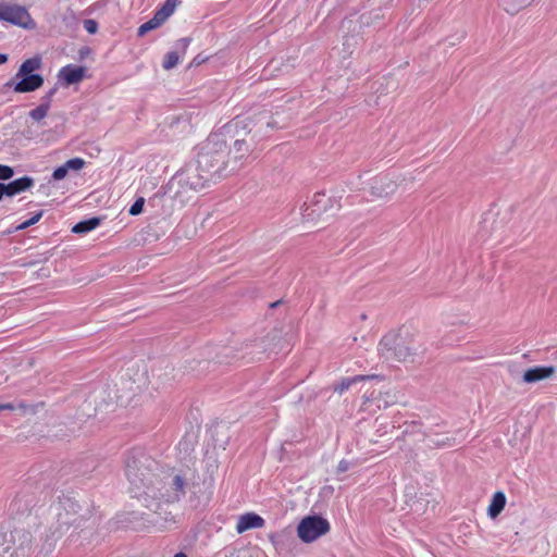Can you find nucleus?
I'll return each mask as SVG.
<instances>
[{"label": "nucleus", "mask_w": 557, "mask_h": 557, "mask_svg": "<svg viewBox=\"0 0 557 557\" xmlns=\"http://www.w3.org/2000/svg\"><path fill=\"white\" fill-rule=\"evenodd\" d=\"M125 473L131 492L151 512L162 504L178 502L186 493V479L165 470L141 449H133L125 461Z\"/></svg>", "instance_id": "f257e3e1"}, {"label": "nucleus", "mask_w": 557, "mask_h": 557, "mask_svg": "<svg viewBox=\"0 0 557 557\" xmlns=\"http://www.w3.org/2000/svg\"><path fill=\"white\" fill-rule=\"evenodd\" d=\"M197 163L207 176L216 181L228 175L230 163L227 160V145L219 134H211L201 152L198 154Z\"/></svg>", "instance_id": "f03ea898"}, {"label": "nucleus", "mask_w": 557, "mask_h": 557, "mask_svg": "<svg viewBox=\"0 0 557 557\" xmlns=\"http://www.w3.org/2000/svg\"><path fill=\"white\" fill-rule=\"evenodd\" d=\"M61 505H53L50 508L51 516L57 517V524H41L35 530V543L37 557H49L57 547V542L64 531H67L75 520L69 519L66 513L64 517L60 512Z\"/></svg>", "instance_id": "7ed1b4c3"}, {"label": "nucleus", "mask_w": 557, "mask_h": 557, "mask_svg": "<svg viewBox=\"0 0 557 557\" xmlns=\"http://www.w3.org/2000/svg\"><path fill=\"white\" fill-rule=\"evenodd\" d=\"M149 379L145 371H138L134 377L122 379L119 384L114 385L115 398L110 397V401H115L121 406H128L137 397H151L152 394L145 395L148 388Z\"/></svg>", "instance_id": "20e7f679"}, {"label": "nucleus", "mask_w": 557, "mask_h": 557, "mask_svg": "<svg viewBox=\"0 0 557 557\" xmlns=\"http://www.w3.org/2000/svg\"><path fill=\"white\" fill-rule=\"evenodd\" d=\"M414 182V177L404 176L401 174H384L372 177L368 183L370 193L376 198H387L392 196L399 187H408Z\"/></svg>", "instance_id": "39448f33"}, {"label": "nucleus", "mask_w": 557, "mask_h": 557, "mask_svg": "<svg viewBox=\"0 0 557 557\" xmlns=\"http://www.w3.org/2000/svg\"><path fill=\"white\" fill-rule=\"evenodd\" d=\"M428 350L425 341L418 334L405 331L400 333L398 361L414 362L421 359Z\"/></svg>", "instance_id": "423d86ee"}, {"label": "nucleus", "mask_w": 557, "mask_h": 557, "mask_svg": "<svg viewBox=\"0 0 557 557\" xmlns=\"http://www.w3.org/2000/svg\"><path fill=\"white\" fill-rule=\"evenodd\" d=\"M210 182H214V180L211 176H207L198 163L188 164L172 180V184H177L184 189L195 191L202 189Z\"/></svg>", "instance_id": "0eeeda50"}, {"label": "nucleus", "mask_w": 557, "mask_h": 557, "mask_svg": "<svg viewBox=\"0 0 557 557\" xmlns=\"http://www.w3.org/2000/svg\"><path fill=\"white\" fill-rule=\"evenodd\" d=\"M330 522L318 515L304 517L297 525V535L304 543H312L330 531Z\"/></svg>", "instance_id": "6e6552de"}, {"label": "nucleus", "mask_w": 557, "mask_h": 557, "mask_svg": "<svg viewBox=\"0 0 557 557\" xmlns=\"http://www.w3.org/2000/svg\"><path fill=\"white\" fill-rule=\"evenodd\" d=\"M0 21L27 30L36 28V22L30 16L28 10L20 4L0 3Z\"/></svg>", "instance_id": "1a4fd4ad"}, {"label": "nucleus", "mask_w": 557, "mask_h": 557, "mask_svg": "<svg viewBox=\"0 0 557 557\" xmlns=\"http://www.w3.org/2000/svg\"><path fill=\"white\" fill-rule=\"evenodd\" d=\"M11 557H37L35 533L33 534L24 529H14L13 531H11Z\"/></svg>", "instance_id": "9d476101"}, {"label": "nucleus", "mask_w": 557, "mask_h": 557, "mask_svg": "<svg viewBox=\"0 0 557 557\" xmlns=\"http://www.w3.org/2000/svg\"><path fill=\"white\" fill-rule=\"evenodd\" d=\"M329 205L330 208L332 209L333 206L331 205V199L327 198L324 194L314 195V198L311 201V203H305V208L301 213L302 221L308 223L318 222L320 220L324 221L322 215L326 213Z\"/></svg>", "instance_id": "9b49d317"}, {"label": "nucleus", "mask_w": 557, "mask_h": 557, "mask_svg": "<svg viewBox=\"0 0 557 557\" xmlns=\"http://www.w3.org/2000/svg\"><path fill=\"white\" fill-rule=\"evenodd\" d=\"M396 403H397V395L395 392H393V391H386V392L372 391L370 393V395L363 396V403L361 405V409L374 412V410H371L372 405H375L376 409H382V408H387Z\"/></svg>", "instance_id": "f8f14e48"}, {"label": "nucleus", "mask_w": 557, "mask_h": 557, "mask_svg": "<svg viewBox=\"0 0 557 557\" xmlns=\"http://www.w3.org/2000/svg\"><path fill=\"white\" fill-rule=\"evenodd\" d=\"M400 342V334L387 333L385 334L377 346L379 355L385 360L398 361V347Z\"/></svg>", "instance_id": "ddd939ff"}, {"label": "nucleus", "mask_w": 557, "mask_h": 557, "mask_svg": "<svg viewBox=\"0 0 557 557\" xmlns=\"http://www.w3.org/2000/svg\"><path fill=\"white\" fill-rule=\"evenodd\" d=\"M252 146L244 139H236L232 148L227 147V160L230 163V171H235L240 166L244 158L249 156Z\"/></svg>", "instance_id": "4468645a"}, {"label": "nucleus", "mask_w": 557, "mask_h": 557, "mask_svg": "<svg viewBox=\"0 0 557 557\" xmlns=\"http://www.w3.org/2000/svg\"><path fill=\"white\" fill-rule=\"evenodd\" d=\"M18 78L13 86V90L18 94L35 91L44 85V77L39 74L20 75Z\"/></svg>", "instance_id": "2eb2a0df"}, {"label": "nucleus", "mask_w": 557, "mask_h": 557, "mask_svg": "<svg viewBox=\"0 0 557 557\" xmlns=\"http://www.w3.org/2000/svg\"><path fill=\"white\" fill-rule=\"evenodd\" d=\"M86 77L85 66L66 65L59 72V78L64 82L65 86L74 85L82 82Z\"/></svg>", "instance_id": "dca6fc26"}, {"label": "nucleus", "mask_w": 557, "mask_h": 557, "mask_svg": "<svg viewBox=\"0 0 557 557\" xmlns=\"http://www.w3.org/2000/svg\"><path fill=\"white\" fill-rule=\"evenodd\" d=\"M264 525V519L255 512H247L238 518L237 533L242 534L250 529H259Z\"/></svg>", "instance_id": "f3484780"}, {"label": "nucleus", "mask_w": 557, "mask_h": 557, "mask_svg": "<svg viewBox=\"0 0 557 557\" xmlns=\"http://www.w3.org/2000/svg\"><path fill=\"white\" fill-rule=\"evenodd\" d=\"M555 373V367H535L528 369L523 374L525 383H536L539 381L550 377Z\"/></svg>", "instance_id": "a211bd4d"}, {"label": "nucleus", "mask_w": 557, "mask_h": 557, "mask_svg": "<svg viewBox=\"0 0 557 557\" xmlns=\"http://www.w3.org/2000/svg\"><path fill=\"white\" fill-rule=\"evenodd\" d=\"M34 185V180L29 176H24L17 180L10 182L9 184H4L5 196L12 197L22 191L27 190Z\"/></svg>", "instance_id": "6ab92c4d"}, {"label": "nucleus", "mask_w": 557, "mask_h": 557, "mask_svg": "<svg viewBox=\"0 0 557 557\" xmlns=\"http://www.w3.org/2000/svg\"><path fill=\"white\" fill-rule=\"evenodd\" d=\"M506 506V495L504 492L498 491L494 493L491 504L487 508V515L490 518H497Z\"/></svg>", "instance_id": "aec40b11"}, {"label": "nucleus", "mask_w": 557, "mask_h": 557, "mask_svg": "<svg viewBox=\"0 0 557 557\" xmlns=\"http://www.w3.org/2000/svg\"><path fill=\"white\" fill-rule=\"evenodd\" d=\"M41 65L42 61L40 57L29 58L20 65L15 78H18L20 75L35 74L34 72L40 70Z\"/></svg>", "instance_id": "412c9836"}, {"label": "nucleus", "mask_w": 557, "mask_h": 557, "mask_svg": "<svg viewBox=\"0 0 557 557\" xmlns=\"http://www.w3.org/2000/svg\"><path fill=\"white\" fill-rule=\"evenodd\" d=\"M375 377L374 375H356L354 377H344L338 384L334 385L333 391L338 394H343L347 391L352 384H356L360 381L369 380Z\"/></svg>", "instance_id": "4be33fe9"}, {"label": "nucleus", "mask_w": 557, "mask_h": 557, "mask_svg": "<svg viewBox=\"0 0 557 557\" xmlns=\"http://www.w3.org/2000/svg\"><path fill=\"white\" fill-rule=\"evenodd\" d=\"M100 224L99 218H90L85 221H81L72 227V232L75 234H85L95 230Z\"/></svg>", "instance_id": "5701e85b"}, {"label": "nucleus", "mask_w": 557, "mask_h": 557, "mask_svg": "<svg viewBox=\"0 0 557 557\" xmlns=\"http://www.w3.org/2000/svg\"><path fill=\"white\" fill-rule=\"evenodd\" d=\"M533 0H502L504 10L509 14H516L527 8Z\"/></svg>", "instance_id": "b1692460"}, {"label": "nucleus", "mask_w": 557, "mask_h": 557, "mask_svg": "<svg viewBox=\"0 0 557 557\" xmlns=\"http://www.w3.org/2000/svg\"><path fill=\"white\" fill-rule=\"evenodd\" d=\"M12 539L11 530L0 528V557H5L8 554L11 555Z\"/></svg>", "instance_id": "393cba45"}, {"label": "nucleus", "mask_w": 557, "mask_h": 557, "mask_svg": "<svg viewBox=\"0 0 557 557\" xmlns=\"http://www.w3.org/2000/svg\"><path fill=\"white\" fill-rule=\"evenodd\" d=\"M164 22L165 20L162 16L160 17L159 13L157 12L152 18L139 26L138 36L146 35L150 30L158 28Z\"/></svg>", "instance_id": "a878e982"}, {"label": "nucleus", "mask_w": 557, "mask_h": 557, "mask_svg": "<svg viewBox=\"0 0 557 557\" xmlns=\"http://www.w3.org/2000/svg\"><path fill=\"white\" fill-rule=\"evenodd\" d=\"M173 372L172 368L166 367L164 373H159L158 375L153 376V388L157 391L159 388L164 387L166 384H169L172 380L175 379L174 375L170 376V374Z\"/></svg>", "instance_id": "bb28decb"}, {"label": "nucleus", "mask_w": 557, "mask_h": 557, "mask_svg": "<svg viewBox=\"0 0 557 557\" xmlns=\"http://www.w3.org/2000/svg\"><path fill=\"white\" fill-rule=\"evenodd\" d=\"M178 61H180L178 53L175 51H171L165 54L162 66L164 70L169 71V70L175 67L178 64Z\"/></svg>", "instance_id": "cd10ccee"}, {"label": "nucleus", "mask_w": 557, "mask_h": 557, "mask_svg": "<svg viewBox=\"0 0 557 557\" xmlns=\"http://www.w3.org/2000/svg\"><path fill=\"white\" fill-rule=\"evenodd\" d=\"M48 111H49L48 103H41L37 108L33 109L29 112V116L34 121H41L42 119H45L47 116Z\"/></svg>", "instance_id": "c85d7f7f"}, {"label": "nucleus", "mask_w": 557, "mask_h": 557, "mask_svg": "<svg viewBox=\"0 0 557 557\" xmlns=\"http://www.w3.org/2000/svg\"><path fill=\"white\" fill-rule=\"evenodd\" d=\"M280 342L278 335L276 332L269 334L264 339L261 341L260 345L263 350L274 349L277 343Z\"/></svg>", "instance_id": "c756f323"}, {"label": "nucleus", "mask_w": 557, "mask_h": 557, "mask_svg": "<svg viewBox=\"0 0 557 557\" xmlns=\"http://www.w3.org/2000/svg\"><path fill=\"white\" fill-rule=\"evenodd\" d=\"M180 0H166L164 5L158 11L160 17L166 20L173 12Z\"/></svg>", "instance_id": "7c9ffc66"}, {"label": "nucleus", "mask_w": 557, "mask_h": 557, "mask_svg": "<svg viewBox=\"0 0 557 557\" xmlns=\"http://www.w3.org/2000/svg\"><path fill=\"white\" fill-rule=\"evenodd\" d=\"M85 160L82 158H73L67 160L64 164L67 168V171H79L85 166Z\"/></svg>", "instance_id": "2f4dec72"}, {"label": "nucleus", "mask_w": 557, "mask_h": 557, "mask_svg": "<svg viewBox=\"0 0 557 557\" xmlns=\"http://www.w3.org/2000/svg\"><path fill=\"white\" fill-rule=\"evenodd\" d=\"M42 216V211H39L38 213H36L33 218H30L29 220L23 222L22 224H20L16 230H25L34 224H36L40 218Z\"/></svg>", "instance_id": "473e14b6"}, {"label": "nucleus", "mask_w": 557, "mask_h": 557, "mask_svg": "<svg viewBox=\"0 0 557 557\" xmlns=\"http://www.w3.org/2000/svg\"><path fill=\"white\" fill-rule=\"evenodd\" d=\"M13 175H14V170L11 166L0 164V180L1 181L10 180Z\"/></svg>", "instance_id": "72a5a7b5"}, {"label": "nucleus", "mask_w": 557, "mask_h": 557, "mask_svg": "<svg viewBox=\"0 0 557 557\" xmlns=\"http://www.w3.org/2000/svg\"><path fill=\"white\" fill-rule=\"evenodd\" d=\"M145 200L144 198H138L129 208V214L131 215H137L141 213L144 208Z\"/></svg>", "instance_id": "f704fd0d"}, {"label": "nucleus", "mask_w": 557, "mask_h": 557, "mask_svg": "<svg viewBox=\"0 0 557 557\" xmlns=\"http://www.w3.org/2000/svg\"><path fill=\"white\" fill-rule=\"evenodd\" d=\"M354 467H355V463L352 461L343 459L337 465L336 473L337 474L344 473Z\"/></svg>", "instance_id": "c9c22d12"}, {"label": "nucleus", "mask_w": 557, "mask_h": 557, "mask_svg": "<svg viewBox=\"0 0 557 557\" xmlns=\"http://www.w3.org/2000/svg\"><path fill=\"white\" fill-rule=\"evenodd\" d=\"M69 171L65 164L57 168L52 173V178L54 181H61L67 175Z\"/></svg>", "instance_id": "e433bc0d"}, {"label": "nucleus", "mask_w": 557, "mask_h": 557, "mask_svg": "<svg viewBox=\"0 0 557 557\" xmlns=\"http://www.w3.org/2000/svg\"><path fill=\"white\" fill-rule=\"evenodd\" d=\"M429 443L431 446H435V447H442V446H446V445H449V438L448 437H434V438H430L429 440Z\"/></svg>", "instance_id": "4c0bfd02"}, {"label": "nucleus", "mask_w": 557, "mask_h": 557, "mask_svg": "<svg viewBox=\"0 0 557 557\" xmlns=\"http://www.w3.org/2000/svg\"><path fill=\"white\" fill-rule=\"evenodd\" d=\"M84 28L89 34H95L98 29V24L95 20H85L84 21Z\"/></svg>", "instance_id": "58836bf2"}, {"label": "nucleus", "mask_w": 557, "mask_h": 557, "mask_svg": "<svg viewBox=\"0 0 557 557\" xmlns=\"http://www.w3.org/2000/svg\"><path fill=\"white\" fill-rule=\"evenodd\" d=\"M58 90V87H53L52 89H50L44 97H42V103H48V108L50 109V103H51V100H52V97L54 96V94L57 92Z\"/></svg>", "instance_id": "ea45409f"}, {"label": "nucleus", "mask_w": 557, "mask_h": 557, "mask_svg": "<svg viewBox=\"0 0 557 557\" xmlns=\"http://www.w3.org/2000/svg\"><path fill=\"white\" fill-rule=\"evenodd\" d=\"M234 126L236 128H242L245 131L248 127L247 120L246 119H236L234 122Z\"/></svg>", "instance_id": "a19ab883"}, {"label": "nucleus", "mask_w": 557, "mask_h": 557, "mask_svg": "<svg viewBox=\"0 0 557 557\" xmlns=\"http://www.w3.org/2000/svg\"><path fill=\"white\" fill-rule=\"evenodd\" d=\"M190 44V38H182L178 40L177 45L185 51Z\"/></svg>", "instance_id": "79ce46f5"}, {"label": "nucleus", "mask_w": 557, "mask_h": 557, "mask_svg": "<svg viewBox=\"0 0 557 557\" xmlns=\"http://www.w3.org/2000/svg\"><path fill=\"white\" fill-rule=\"evenodd\" d=\"M1 407H2V410H5V409L13 410L14 409V406L12 404H2Z\"/></svg>", "instance_id": "37998d69"}, {"label": "nucleus", "mask_w": 557, "mask_h": 557, "mask_svg": "<svg viewBox=\"0 0 557 557\" xmlns=\"http://www.w3.org/2000/svg\"><path fill=\"white\" fill-rule=\"evenodd\" d=\"M3 196H5L4 183H0V200L2 199Z\"/></svg>", "instance_id": "c03bdc74"}, {"label": "nucleus", "mask_w": 557, "mask_h": 557, "mask_svg": "<svg viewBox=\"0 0 557 557\" xmlns=\"http://www.w3.org/2000/svg\"><path fill=\"white\" fill-rule=\"evenodd\" d=\"M8 61V55L7 54H3V53H0V64H3Z\"/></svg>", "instance_id": "a18cd8bd"}, {"label": "nucleus", "mask_w": 557, "mask_h": 557, "mask_svg": "<svg viewBox=\"0 0 557 557\" xmlns=\"http://www.w3.org/2000/svg\"><path fill=\"white\" fill-rule=\"evenodd\" d=\"M269 540L271 541V543H272L273 545H275V544H276V535H275L274 533L269 534Z\"/></svg>", "instance_id": "49530a36"}, {"label": "nucleus", "mask_w": 557, "mask_h": 557, "mask_svg": "<svg viewBox=\"0 0 557 557\" xmlns=\"http://www.w3.org/2000/svg\"><path fill=\"white\" fill-rule=\"evenodd\" d=\"M265 117H267V113L259 114L258 117H257V123H260Z\"/></svg>", "instance_id": "de8ad7c7"}, {"label": "nucleus", "mask_w": 557, "mask_h": 557, "mask_svg": "<svg viewBox=\"0 0 557 557\" xmlns=\"http://www.w3.org/2000/svg\"><path fill=\"white\" fill-rule=\"evenodd\" d=\"M174 557H187V555L183 552H180V553L175 554Z\"/></svg>", "instance_id": "09e8293b"}, {"label": "nucleus", "mask_w": 557, "mask_h": 557, "mask_svg": "<svg viewBox=\"0 0 557 557\" xmlns=\"http://www.w3.org/2000/svg\"><path fill=\"white\" fill-rule=\"evenodd\" d=\"M368 176H369V173L367 172V173H364V175L360 176V178H368Z\"/></svg>", "instance_id": "8fccbe9b"}, {"label": "nucleus", "mask_w": 557, "mask_h": 557, "mask_svg": "<svg viewBox=\"0 0 557 557\" xmlns=\"http://www.w3.org/2000/svg\"><path fill=\"white\" fill-rule=\"evenodd\" d=\"M12 85H13L12 81L7 83V86H12Z\"/></svg>", "instance_id": "3c124183"}]
</instances>
